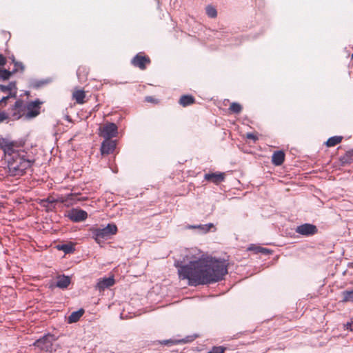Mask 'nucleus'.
<instances>
[{
    "label": "nucleus",
    "mask_w": 353,
    "mask_h": 353,
    "mask_svg": "<svg viewBox=\"0 0 353 353\" xmlns=\"http://www.w3.org/2000/svg\"><path fill=\"white\" fill-rule=\"evenodd\" d=\"M13 63L14 65V69L12 71V73H15L18 71L23 72L24 70L25 67L23 63L16 61L14 57H13Z\"/></svg>",
    "instance_id": "nucleus-27"
},
{
    "label": "nucleus",
    "mask_w": 353,
    "mask_h": 353,
    "mask_svg": "<svg viewBox=\"0 0 353 353\" xmlns=\"http://www.w3.org/2000/svg\"><path fill=\"white\" fill-rule=\"evenodd\" d=\"M69 216L72 221L74 222H80L87 219L88 214L83 210L74 209L70 212Z\"/></svg>",
    "instance_id": "nucleus-12"
},
{
    "label": "nucleus",
    "mask_w": 353,
    "mask_h": 353,
    "mask_svg": "<svg viewBox=\"0 0 353 353\" xmlns=\"http://www.w3.org/2000/svg\"><path fill=\"white\" fill-rule=\"evenodd\" d=\"M85 311L83 309L81 308L77 311L73 312L68 317L67 322L68 323H73L77 322L80 318L83 315Z\"/></svg>",
    "instance_id": "nucleus-18"
},
{
    "label": "nucleus",
    "mask_w": 353,
    "mask_h": 353,
    "mask_svg": "<svg viewBox=\"0 0 353 353\" xmlns=\"http://www.w3.org/2000/svg\"><path fill=\"white\" fill-rule=\"evenodd\" d=\"M117 227L115 224H108L105 228H91L90 232L92 237L97 243H101L109 236L116 234L117 232Z\"/></svg>",
    "instance_id": "nucleus-3"
},
{
    "label": "nucleus",
    "mask_w": 353,
    "mask_h": 353,
    "mask_svg": "<svg viewBox=\"0 0 353 353\" xmlns=\"http://www.w3.org/2000/svg\"><path fill=\"white\" fill-rule=\"evenodd\" d=\"M225 179V174L224 172H212L207 173L204 175V179L207 181L213 183L216 185L224 181Z\"/></svg>",
    "instance_id": "nucleus-9"
},
{
    "label": "nucleus",
    "mask_w": 353,
    "mask_h": 353,
    "mask_svg": "<svg viewBox=\"0 0 353 353\" xmlns=\"http://www.w3.org/2000/svg\"><path fill=\"white\" fill-rule=\"evenodd\" d=\"M285 160V153L279 150L273 153L272 157V162L274 165H281Z\"/></svg>",
    "instance_id": "nucleus-15"
},
{
    "label": "nucleus",
    "mask_w": 353,
    "mask_h": 353,
    "mask_svg": "<svg viewBox=\"0 0 353 353\" xmlns=\"http://www.w3.org/2000/svg\"><path fill=\"white\" fill-rule=\"evenodd\" d=\"M6 58L1 54H0V66H3L6 63Z\"/></svg>",
    "instance_id": "nucleus-34"
},
{
    "label": "nucleus",
    "mask_w": 353,
    "mask_h": 353,
    "mask_svg": "<svg viewBox=\"0 0 353 353\" xmlns=\"http://www.w3.org/2000/svg\"><path fill=\"white\" fill-rule=\"evenodd\" d=\"M17 143L11 141L5 138H0V147L4 152L8 154L14 153V148L17 147Z\"/></svg>",
    "instance_id": "nucleus-11"
},
{
    "label": "nucleus",
    "mask_w": 353,
    "mask_h": 353,
    "mask_svg": "<svg viewBox=\"0 0 353 353\" xmlns=\"http://www.w3.org/2000/svg\"><path fill=\"white\" fill-rule=\"evenodd\" d=\"M61 250L64 251L65 253H68L72 250V246L67 244H64L61 246Z\"/></svg>",
    "instance_id": "nucleus-32"
},
{
    "label": "nucleus",
    "mask_w": 353,
    "mask_h": 353,
    "mask_svg": "<svg viewBox=\"0 0 353 353\" xmlns=\"http://www.w3.org/2000/svg\"><path fill=\"white\" fill-rule=\"evenodd\" d=\"M34 346L36 353H50L52 343L48 337H43L35 341Z\"/></svg>",
    "instance_id": "nucleus-6"
},
{
    "label": "nucleus",
    "mask_w": 353,
    "mask_h": 353,
    "mask_svg": "<svg viewBox=\"0 0 353 353\" xmlns=\"http://www.w3.org/2000/svg\"><path fill=\"white\" fill-rule=\"evenodd\" d=\"M114 284V279L113 277L104 278L97 283V288L99 290H104L105 288L112 286Z\"/></svg>",
    "instance_id": "nucleus-17"
},
{
    "label": "nucleus",
    "mask_w": 353,
    "mask_h": 353,
    "mask_svg": "<svg viewBox=\"0 0 353 353\" xmlns=\"http://www.w3.org/2000/svg\"><path fill=\"white\" fill-rule=\"evenodd\" d=\"M343 140V137L341 136H334L329 138L326 141L325 144L327 147H334L337 144L340 143Z\"/></svg>",
    "instance_id": "nucleus-21"
},
{
    "label": "nucleus",
    "mask_w": 353,
    "mask_h": 353,
    "mask_svg": "<svg viewBox=\"0 0 353 353\" xmlns=\"http://www.w3.org/2000/svg\"><path fill=\"white\" fill-rule=\"evenodd\" d=\"M248 251H252L254 254L261 253V254H264V255H267V254H269L271 253V251L270 250H268V249H267L265 248H263V247L254 245V244L250 245L248 248Z\"/></svg>",
    "instance_id": "nucleus-19"
},
{
    "label": "nucleus",
    "mask_w": 353,
    "mask_h": 353,
    "mask_svg": "<svg viewBox=\"0 0 353 353\" xmlns=\"http://www.w3.org/2000/svg\"><path fill=\"white\" fill-rule=\"evenodd\" d=\"M341 161L343 164H350L353 162V149L347 151L345 155L341 158Z\"/></svg>",
    "instance_id": "nucleus-22"
},
{
    "label": "nucleus",
    "mask_w": 353,
    "mask_h": 353,
    "mask_svg": "<svg viewBox=\"0 0 353 353\" xmlns=\"http://www.w3.org/2000/svg\"><path fill=\"white\" fill-rule=\"evenodd\" d=\"M180 279L188 280V285L197 286L220 281L228 274L225 261L212 257L199 259L187 265H177Z\"/></svg>",
    "instance_id": "nucleus-1"
},
{
    "label": "nucleus",
    "mask_w": 353,
    "mask_h": 353,
    "mask_svg": "<svg viewBox=\"0 0 353 353\" xmlns=\"http://www.w3.org/2000/svg\"><path fill=\"white\" fill-rule=\"evenodd\" d=\"M151 60L150 57L144 54L139 52L131 60V63L134 67L139 68L141 70L146 69L147 65L150 64Z\"/></svg>",
    "instance_id": "nucleus-4"
},
{
    "label": "nucleus",
    "mask_w": 353,
    "mask_h": 353,
    "mask_svg": "<svg viewBox=\"0 0 353 353\" xmlns=\"http://www.w3.org/2000/svg\"><path fill=\"white\" fill-rule=\"evenodd\" d=\"M343 302H353V290H345L342 292Z\"/></svg>",
    "instance_id": "nucleus-24"
},
{
    "label": "nucleus",
    "mask_w": 353,
    "mask_h": 353,
    "mask_svg": "<svg viewBox=\"0 0 353 353\" xmlns=\"http://www.w3.org/2000/svg\"><path fill=\"white\" fill-rule=\"evenodd\" d=\"M351 59H353V54L351 55Z\"/></svg>",
    "instance_id": "nucleus-41"
},
{
    "label": "nucleus",
    "mask_w": 353,
    "mask_h": 353,
    "mask_svg": "<svg viewBox=\"0 0 353 353\" xmlns=\"http://www.w3.org/2000/svg\"><path fill=\"white\" fill-rule=\"evenodd\" d=\"M317 231L316 225L310 223L302 224L296 229L297 233L304 236L314 235L317 233Z\"/></svg>",
    "instance_id": "nucleus-7"
},
{
    "label": "nucleus",
    "mask_w": 353,
    "mask_h": 353,
    "mask_svg": "<svg viewBox=\"0 0 353 353\" xmlns=\"http://www.w3.org/2000/svg\"><path fill=\"white\" fill-rule=\"evenodd\" d=\"M72 98L77 103L83 104L85 103L84 99L85 98V93L82 90H75L72 93Z\"/></svg>",
    "instance_id": "nucleus-20"
},
{
    "label": "nucleus",
    "mask_w": 353,
    "mask_h": 353,
    "mask_svg": "<svg viewBox=\"0 0 353 353\" xmlns=\"http://www.w3.org/2000/svg\"><path fill=\"white\" fill-rule=\"evenodd\" d=\"M226 348L223 346H214L208 353H224Z\"/></svg>",
    "instance_id": "nucleus-31"
},
{
    "label": "nucleus",
    "mask_w": 353,
    "mask_h": 353,
    "mask_svg": "<svg viewBox=\"0 0 353 353\" xmlns=\"http://www.w3.org/2000/svg\"><path fill=\"white\" fill-rule=\"evenodd\" d=\"M12 117L14 119H19L24 111L23 101L22 100H17L13 106Z\"/></svg>",
    "instance_id": "nucleus-13"
},
{
    "label": "nucleus",
    "mask_w": 353,
    "mask_h": 353,
    "mask_svg": "<svg viewBox=\"0 0 353 353\" xmlns=\"http://www.w3.org/2000/svg\"><path fill=\"white\" fill-rule=\"evenodd\" d=\"M34 162V160H30L26 159L24 156L15 154L8 161V172L12 176H21L31 168Z\"/></svg>",
    "instance_id": "nucleus-2"
},
{
    "label": "nucleus",
    "mask_w": 353,
    "mask_h": 353,
    "mask_svg": "<svg viewBox=\"0 0 353 353\" xmlns=\"http://www.w3.org/2000/svg\"><path fill=\"white\" fill-rule=\"evenodd\" d=\"M12 72L8 70H0V79L3 81L8 80L12 74Z\"/></svg>",
    "instance_id": "nucleus-28"
},
{
    "label": "nucleus",
    "mask_w": 353,
    "mask_h": 353,
    "mask_svg": "<svg viewBox=\"0 0 353 353\" xmlns=\"http://www.w3.org/2000/svg\"><path fill=\"white\" fill-rule=\"evenodd\" d=\"M118 133V128L114 123H108L100 128V136L104 139H111Z\"/></svg>",
    "instance_id": "nucleus-5"
},
{
    "label": "nucleus",
    "mask_w": 353,
    "mask_h": 353,
    "mask_svg": "<svg viewBox=\"0 0 353 353\" xmlns=\"http://www.w3.org/2000/svg\"><path fill=\"white\" fill-rule=\"evenodd\" d=\"M10 97H12L11 94H10V95L7 96V97H3L0 100L1 103H6V101H8V99Z\"/></svg>",
    "instance_id": "nucleus-37"
},
{
    "label": "nucleus",
    "mask_w": 353,
    "mask_h": 353,
    "mask_svg": "<svg viewBox=\"0 0 353 353\" xmlns=\"http://www.w3.org/2000/svg\"><path fill=\"white\" fill-rule=\"evenodd\" d=\"M6 119L4 114H0V122L3 121Z\"/></svg>",
    "instance_id": "nucleus-39"
},
{
    "label": "nucleus",
    "mask_w": 353,
    "mask_h": 353,
    "mask_svg": "<svg viewBox=\"0 0 353 353\" xmlns=\"http://www.w3.org/2000/svg\"><path fill=\"white\" fill-rule=\"evenodd\" d=\"M13 57H14L12 56L11 57H10V59H11L12 61H13Z\"/></svg>",
    "instance_id": "nucleus-40"
},
{
    "label": "nucleus",
    "mask_w": 353,
    "mask_h": 353,
    "mask_svg": "<svg viewBox=\"0 0 353 353\" xmlns=\"http://www.w3.org/2000/svg\"><path fill=\"white\" fill-rule=\"evenodd\" d=\"M242 105L238 103L233 102L229 107V110L235 114H239L242 111Z\"/></svg>",
    "instance_id": "nucleus-23"
},
{
    "label": "nucleus",
    "mask_w": 353,
    "mask_h": 353,
    "mask_svg": "<svg viewBox=\"0 0 353 353\" xmlns=\"http://www.w3.org/2000/svg\"><path fill=\"white\" fill-rule=\"evenodd\" d=\"M346 329L350 331H353V319L351 320L350 323H347L346 325Z\"/></svg>",
    "instance_id": "nucleus-36"
},
{
    "label": "nucleus",
    "mask_w": 353,
    "mask_h": 353,
    "mask_svg": "<svg viewBox=\"0 0 353 353\" xmlns=\"http://www.w3.org/2000/svg\"><path fill=\"white\" fill-rule=\"evenodd\" d=\"M194 103L195 98L190 94L182 95L179 100V103L183 107H187Z\"/></svg>",
    "instance_id": "nucleus-16"
},
{
    "label": "nucleus",
    "mask_w": 353,
    "mask_h": 353,
    "mask_svg": "<svg viewBox=\"0 0 353 353\" xmlns=\"http://www.w3.org/2000/svg\"><path fill=\"white\" fill-rule=\"evenodd\" d=\"M158 342H159V343H160L161 345H172L179 343L181 342L185 343V341L184 340L176 341V340L169 339V340L159 341Z\"/></svg>",
    "instance_id": "nucleus-29"
},
{
    "label": "nucleus",
    "mask_w": 353,
    "mask_h": 353,
    "mask_svg": "<svg viewBox=\"0 0 353 353\" xmlns=\"http://www.w3.org/2000/svg\"><path fill=\"white\" fill-rule=\"evenodd\" d=\"M205 10L207 15L210 18H215L217 16L216 8L212 6H208Z\"/></svg>",
    "instance_id": "nucleus-26"
},
{
    "label": "nucleus",
    "mask_w": 353,
    "mask_h": 353,
    "mask_svg": "<svg viewBox=\"0 0 353 353\" xmlns=\"http://www.w3.org/2000/svg\"><path fill=\"white\" fill-rule=\"evenodd\" d=\"M15 87L14 83L10 82L8 85L0 84V90L3 92H10Z\"/></svg>",
    "instance_id": "nucleus-30"
},
{
    "label": "nucleus",
    "mask_w": 353,
    "mask_h": 353,
    "mask_svg": "<svg viewBox=\"0 0 353 353\" xmlns=\"http://www.w3.org/2000/svg\"><path fill=\"white\" fill-rule=\"evenodd\" d=\"M145 101H148V102H150V103H158V100L153 98L152 97H145Z\"/></svg>",
    "instance_id": "nucleus-35"
},
{
    "label": "nucleus",
    "mask_w": 353,
    "mask_h": 353,
    "mask_svg": "<svg viewBox=\"0 0 353 353\" xmlns=\"http://www.w3.org/2000/svg\"><path fill=\"white\" fill-rule=\"evenodd\" d=\"M70 282L71 279L70 276L65 275L58 276L57 277L56 286L61 289H65L68 287V285L70 284Z\"/></svg>",
    "instance_id": "nucleus-14"
},
{
    "label": "nucleus",
    "mask_w": 353,
    "mask_h": 353,
    "mask_svg": "<svg viewBox=\"0 0 353 353\" xmlns=\"http://www.w3.org/2000/svg\"><path fill=\"white\" fill-rule=\"evenodd\" d=\"M85 70V68H83V67H80V68H79V69H78V70H77V75L79 77V76H80V74H81V73L82 72H84Z\"/></svg>",
    "instance_id": "nucleus-38"
},
{
    "label": "nucleus",
    "mask_w": 353,
    "mask_h": 353,
    "mask_svg": "<svg viewBox=\"0 0 353 353\" xmlns=\"http://www.w3.org/2000/svg\"><path fill=\"white\" fill-rule=\"evenodd\" d=\"M189 228H193V229L198 228V229L203 230L204 232H207L211 228H214V225H213V223H208V224H205V225H190Z\"/></svg>",
    "instance_id": "nucleus-25"
},
{
    "label": "nucleus",
    "mask_w": 353,
    "mask_h": 353,
    "mask_svg": "<svg viewBox=\"0 0 353 353\" xmlns=\"http://www.w3.org/2000/svg\"><path fill=\"white\" fill-rule=\"evenodd\" d=\"M246 137L248 139H252L253 140L254 142L258 140V137L256 136V134H254V133H248L246 134Z\"/></svg>",
    "instance_id": "nucleus-33"
},
{
    "label": "nucleus",
    "mask_w": 353,
    "mask_h": 353,
    "mask_svg": "<svg viewBox=\"0 0 353 353\" xmlns=\"http://www.w3.org/2000/svg\"><path fill=\"white\" fill-rule=\"evenodd\" d=\"M117 143L116 141L110 139H105V140L102 142L101 146V154L108 155L110 154L113 153L116 148Z\"/></svg>",
    "instance_id": "nucleus-8"
},
{
    "label": "nucleus",
    "mask_w": 353,
    "mask_h": 353,
    "mask_svg": "<svg viewBox=\"0 0 353 353\" xmlns=\"http://www.w3.org/2000/svg\"><path fill=\"white\" fill-rule=\"evenodd\" d=\"M41 103L39 101H32L26 106L27 113L26 117L28 119L37 117L39 114V105Z\"/></svg>",
    "instance_id": "nucleus-10"
}]
</instances>
